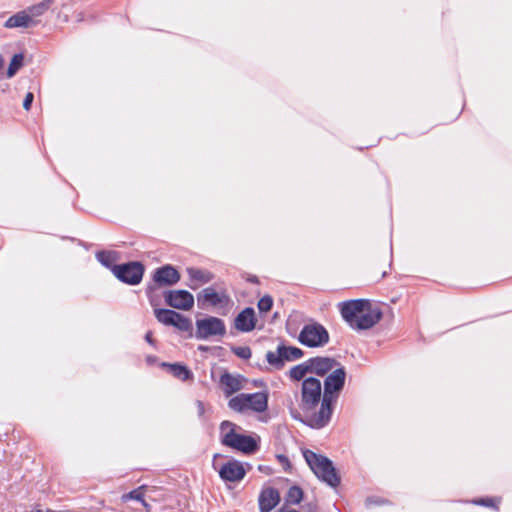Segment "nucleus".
Here are the masks:
<instances>
[{"label":"nucleus","mask_w":512,"mask_h":512,"mask_svg":"<svg viewBox=\"0 0 512 512\" xmlns=\"http://www.w3.org/2000/svg\"><path fill=\"white\" fill-rule=\"evenodd\" d=\"M339 306L343 319L351 328L356 330L370 329L382 317L380 308L373 305L369 300H350L342 302Z\"/></svg>","instance_id":"1"},{"label":"nucleus","mask_w":512,"mask_h":512,"mask_svg":"<svg viewBox=\"0 0 512 512\" xmlns=\"http://www.w3.org/2000/svg\"><path fill=\"white\" fill-rule=\"evenodd\" d=\"M346 372L343 366L336 367L325 379L324 393L320 409L317 414L310 417L312 428H322L327 425L332 415V403L336 400L338 393L344 386Z\"/></svg>","instance_id":"2"},{"label":"nucleus","mask_w":512,"mask_h":512,"mask_svg":"<svg viewBox=\"0 0 512 512\" xmlns=\"http://www.w3.org/2000/svg\"><path fill=\"white\" fill-rule=\"evenodd\" d=\"M304 458L311 470L320 480L331 487H336L340 483V478L332 462L327 457L317 455L307 450L304 452Z\"/></svg>","instance_id":"3"},{"label":"nucleus","mask_w":512,"mask_h":512,"mask_svg":"<svg viewBox=\"0 0 512 512\" xmlns=\"http://www.w3.org/2000/svg\"><path fill=\"white\" fill-rule=\"evenodd\" d=\"M235 427L236 425L229 421H223L221 423L220 431L222 443L247 454L255 452L258 448L256 440L251 436L236 433Z\"/></svg>","instance_id":"4"},{"label":"nucleus","mask_w":512,"mask_h":512,"mask_svg":"<svg viewBox=\"0 0 512 512\" xmlns=\"http://www.w3.org/2000/svg\"><path fill=\"white\" fill-rule=\"evenodd\" d=\"M322 396L321 382L314 377L304 379L301 390L300 407L305 413L307 422L310 425V417L317 414L315 408L319 404Z\"/></svg>","instance_id":"5"},{"label":"nucleus","mask_w":512,"mask_h":512,"mask_svg":"<svg viewBox=\"0 0 512 512\" xmlns=\"http://www.w3.org/2000/svg\"><path fill=\"white\" fill-rule=\"evenodd\" d=\"M231 410L236 412H244L252 410L254 412H264L268 406V395L264 392L252 394H239L231 398L228 402Z\"/></svg>","instance_id":"6"},{"label":"nucleus","mask_w":512,"mask_h":512,"mask_svg":"<svg viewBox=\"0 0 512 512\" xmlns=\"http://www.w3.org/2000/svg\"><path fill=\"white\" fill-rule=\"evenodd\" d=\"M299 341L307 347H321L328 343L329 334L323 325L313 322L302 328Z\"/></svg>","instance_id":"7"},{"label":"nucleus","mask_w":512,"mask_h":512,"mask_svg":"<svg viewBox=\"0 0 512 512\" xmlns=\"http://www.w3.org/2000/svg\"><path fill=\"white\" fill-rule=\"evenodd\" d=\"M226 327L220 318L209 316L196 321V338L207 339L212 336H223Z\"/></svg>","instance_id":"8"},{"label":"nucleus","mask_w":512,"mask_h":512,"mask_svg":"<svg viewBox=\"0 0 512 512\" xmlns=\"http://www.w3.org/2000/svg\"><path fill=\"white\" fill-rule=\"evenodd\" d=\"M114 275L130 285H136L140 283L144 273V267L139 262H130L122 265H115L113 267Z\"/></svg>","instance_id":"9"},{"label":"nucleus","mask_w":512,"mask_h":512,"mask_svg":"<svg viewBox=\"0 0 512 512\" xmlns=\"http://www.w3.org/2000/svg\"><path fill=\"white\" fill-rule=\"evenodd\" d=\"M156 319L167 326H174L180 331L187 332L192 329V322L189 318L169 309H155Z\"/></svg>","instance_id":"10"},{"label":"nucleus","mask_w":512,"mask_h":512,"mask_svg":"<svg viewBox=\"0 0 512 512\" xmlns=\"http://www.w3.org/2000/svg\"><path fill=\"white\" fill-rule=\"evenodd\" d=\"M200 305H211L213 307L225 308L230 303V298L225 292H217L214 288L203 289L197 296Z\"/></svg>","instance_id":"11"},{"label":"nucleus","mask_w":512,"mask_h":512,"mask_svg":"<svg viewBox=\"0 0 512 512\" xmlns=\"http://www.w3.org/2000/svg\"><path fill=\"white\" fill-rule=\"evenodd\" d=\"M166 303L179 310H190L194 305L193 295L186 290H173L165 293Z\"/></svg>","instance_id":"12"},{"label":"nucleus","mask_w":512,"mask_h":512,"mask_svg":"<svg viewBox=\"0 0 512 512\" xmlns=\"http://www.w3.org/2000/svg\"><path fill=\"white\" fill-rule=\"evenodd\" d=\"M246 471L243 465L236 460H229L219 469V476L228 482H238L245 477Z\"/></svg>","instance_id":"13"},{"label":"nucleus","mask_w":512,"mask_h":512,"mask_svg":"<svg viewBox=\"0 0 512 512\" xmlns=\"http://www.w3.org/2000/svg\"><path fill=\"white\" fill-rule=\"evenodd\" d=\"M256 318L253 308H245L234 320V326L238 331L250 332L255 328Z\"/></svg>","instance_id":"14"},{"label":"nucleus","mask_w":512,"mask_h":512,"mask_svg":"<svg viewBox=\"0 0 512 512\" xmlns=\"http://www.w3.org/2000/svg\"><path fill=\"white\" fill-rule=\"evenodd\" d=\"M310 372L323 376L332 372L336 367L341 366L334 359L329 357H316L309 360Z\"/></svg>","instance_id":"15"},{"label":"nucleus","mask_w":512,"mask_h":512,"mask_svg":"<svg viewBox=\"0 0 512 512\" xmlns=\"http://www.w3.org/2000/svg\"><path fill=\"white\" fill-rule=\"evenodd\" d=\"M280 501V494L275 488L264 489L259 496V509L261 512H270Z\"/></svg>","instance_id":"16"},{"label":"nucleus","mask_w":512,"mask_h":512,"mask_svg":"<svg viewBox=\"0 0 512 512\" xmlns=\"http://www.w3.org/2000/svg\"><path fill=\"white\" fill-rule=\"evenodd\" d=\"M179 280L180 275L178 271L170 265H165L157 269L154 274V281L159 284L173 285L176 284Z\"/></svg>","instance_id":"17"},{"label":"nucleus","mask_w":512,"mask_h":512,"mask_svg":"<svg viewBox=\"0 0 512 512\" xmlns=\"http://www.w3.org/2000/svg\"><path fill=\"white\" fill-rule=\"evenodd\" d=\"M220 385L225 395L230 396L243 388V378L239 375L224 373L220 377Z\"/></svg>","instance_id":"18"},{"label":"nucleus","mask_w":512,"mask_h":512,"mask_svg":"<svg viewBox=\"0 0 512 512\" xmlns=\"http://www.w3.org/2000/svg\"><path fill=\"white\" fill-rule=\"evenodd\" d=\"M187 273L189 275L191 283L189 287L191 289H197L200 285L206 284L213 279V274L209 271L197 269V268H187Z\"/></svg>","instance_id":"19"},{"label":"nucleus","mask_w":512,"mask_h":512,"mask_svg":"<svg viewBox=\"0 0 512 512\" xmlns=\"http://www.w3.org/2000/svg\"><path fill=\"white\" fill-rule=\"evenodd\" d=\"M33 23L31 16L26 11L19 12L5 22L6 28L28 27Z\"/></svg>","instance_id":"20"},{"label":"nucleus","mask_w":512,"mask_h":512,"mask_svg":"<svg viewBox=\"0 0 512 512\" xmlns=\"http://www.w3.org/2000/svg\"><path fill=\"white\" fill-rule=\"evenodd\" d=\"M162 366L167 368L174 377L182 381H186L192 378L191 371L184 365L178 363H163Z\"/></svg>","instance_id":"21"},{"label":"nucleus","mask_w":512,"mask_h":512,"mask_svg":"<svg viewBox=\"0 0 512 512\" xmlns=\"http://www.w3.org/2000/svg\"><path fill=\"white\" fill-rule=\"evenodd\" d=\"M283 353L282 345H279L275 351L267 352L266 360L271 366L280 369L284 366Z\"/></svg>","instance_id":"22"},{"label":"nucleus","mask_w":512,"mask_h":512,"mask_svg":"<svg viewBox=\"0 0 512 512\" xmlns=\"http://www.w3.org/2000/svg\"><path fill=\"white\" fill-rule=\"evenodd\" d=\"M308 372H310L309 360L303 364H299L291 368L289 371V375L291 379L300 381L305 378Z\"/></svg>","instance_id":"23"},{"label":"nucleus","mask_w":512,"mask_h":512,"mask_svg":"<svg viewBox=\"0 0 512 512\" xmlns=\"http://www.w3.org/2000/svg\"><path fill=\"white\" fill-rule=\"evenodd\" d=\"M303 499V491L298 486H292L289 488L286 497L285 502L290 505H297L299 504Z\"/></svg>","instance_id":"24"},{"label":"nucleus","mask_w":512,"mask_h":512,"mask_svg":"<svg viewBox=\"0 0 512 512\" xmlns=\"http://www.w3.org/2000/svg\"><path fill=\"white\" fill-rule=\"evenodd\" d=\"M53 1L54 0H42L40 3L31 6L28 9V15H30L32 19L33 17H37L44 14L49 9Z\"/></svg>","instance_id":"25"},{"label":"nucleus","mask_w":512,"mask_h":512,"mask_svg":"<svg viewBox=\"0 0 512 512\" xmlns=\"http://www.w3.org/2000/svg\"><path fill=\"white\" fill-rule=\"evenodd\" d=\"M24 55L22 53L15 54L9 64L7 77L12 78L17 71L23 66Z\"/></svg>","instance_id":"26"},{"label":"nucleus","mask_w":512,"mask_h":512,"mask_svg":"<svg viewBox=\"0 0 512 512\" xmlns=\"http://www.w3.org/2000/svg\"><path fill=\"white\" fill-rule=\"evenodd\" d=\"M282 351L284 352L283 353L284 363L286 361H293V360L299 359L303 355L302 350H300L299 348H296V347H287L285 345H282Z\"/></svg>","instance_id":"27"},{"label":"nucleus","mask_w":512,"mask_h":512,"mask_svg":"<svg viewBox=\"0 0 512 512\" xmlns=\"http://www.w3.org/2000/svg\"><path fill=\"white\" fill-rule=\"evenodd\" d=\"M143 490H144V486H140V487L132 490L129 493L123 494L121 496L122 502H127L129 500H136L139 502L143 501V497H144Z\"/></svg>","instance_id":"28"},{"label":"nucleus","mask_w":512,"mask_h":512,"mask_svg":"<svg viewBox=\"0 0 512 512\" xmlns=\"http://www.w3.org/2000/svg\"><path fill=\"white\" fill-rule=\"evenodd\" d=\"M258 309L260 312H269L273 306V299L271 296L269 295H265L263 296L259 301H258Z\"/></svg>","instance_id":"29"},{"label":"nucleus","mask_w":512,"mask_h":512,"mask_svg":"<svg viewBox=\"0 0 512 512\" xmlns=\"http://www.w3.org/2000/svg\"><path fill=\"white\" fill-rule=\"evenodd\" d=\"M233 352L242 359H249L252 355L251 349L249 347H236L233 349Z\"/></svg>","instance_id":"30"},{"label":"nucleus","mask_w":512,"mask_h":512,"mask_svg":"<svg viewBox=\"0 0 512 512\" xmlns=\"http://www.w3.org/2000/svg\"><path fill=\"white\" fill-rule=\"evenodd\" d=\"M99 262L105 266H110L112 262V254L110 252H98L96 255Z\"/></svg>","instance_id":"31"},{"label":"nucleus","mask_w":512,"mask_h":512,"mask_svg":"<svg viewBox=\"0 0 512 512\" xmlns=\"http://www.w3.org/2000/svg\"><path fill=\"white\" fill-rule=\"evenodd\" d=\"M33 99H34V95L33 93L31 92H28L24 98V101H23V108L25 110H29L30 107H31V104L33 102Z\"/></svg>","instance_id":"32"},{"label":"nucleus","mask_w":512,"mask_h":512,"mask_svg":"<svg viewBox=\"0 0 512 512\" xmlns=\"http://www.w3.org/2000/svg\"><path fill=\"white\" fill-rule=\"evenodd\" d=\"M495 499L493 498H482L480 500L475 501L476 504L484 505L488 507H495Z\"/></svg>","instance_id":"33"},{"label":"nucleus","mask_w":512,"mask_h":512,"mask_svg":"<svg viewBox=\"0 0 512 512\" xmlns=\"http://www.w3.org/2000/svg\"><path fill=\"white\" fill-rule=\"evenodd\" d=\"M196 406H197V410H198V414L199 416H202L205 412V408H204V404L202 401H197L196 402Z\"/></svg>","instance_id":"34"},{"label":"nucleus","mask_w":512,"mask_h":512,"mask_svg":"<svg viewBox=\"0 0 512 512\" xmlns=\"http://www.w3.org/2000/svg\"><path fill=\"white\" fill-rule=\"evenodd\" d=\"M145 339L146 341L149 343V344H153V340H152V333L151 332H147L146 335H145Z\"/></svg>","instance_id":"35"},{"label":"nucleus","mask_w":512,"mask_h":512,"mask_svg":"<svg viewBox=\"0 0 512 512\" xmlns=\"http://www.w3.org/2000/svg\"><path fill=\"white\" fill-rule=\"evenodd\" d=\"M141 504L145 507L147 511H150V505L143 499V501H140Z\"/></svg>","instance_id":"36"},{"label":"nucleus","mask_w":512,"mask_h":512,"mask_svg":"<svg viewBox=\"0 0 512 512\" xmlns=\"http://www.w3.org/2000/svg\"><path fill=\"white\" fill-rule=\"evenodd\" d=\"M258 469H259L260 471H263V472H267V470H269V468H268V467L261 466V465L258 467Z\"/></svg>","instance_id":"37"},{"label":"nucleus","mask_w":512,"mask_h":512,"mask_svg":"<svg viewBox=\"0 0 512 512\" xmlns=\"http://www.w3.org/2000/svg\"><path fill=\"white\" fill-rule=\"evenodd\" d=\"M4 66V59L2 57V55H0V70L3 68Z\"/></svg>","instance_id":"38"},{"label":"nucleus","mask_w":512,"mask_h":512,"mask_svg":"<svg viewBox=\"0 0 512 512\" xmlns=\"http://www.w3.org/2000/svg\"><path fill=\"white\" fill-rule=\"evenodd\" d=\"M278 458H279L280 461H285V462L288 463V461H287L285 456L280 455V456H278Z\"/></svg>","instance_id":"39"},{"label":"nucleus","mask_w":512,"mask_h":512,"mask_svg":"<svg viewBox=\"0 0 512 512\" xmlns=\"http://www.w3.org/2000/svg\"><path fill=\"white\" fill-rule=\"evenodd\" d=\"M36 512H45V510L38 509V510H36Z\"/></svg>","instance_id":"40"}]
</instances>
